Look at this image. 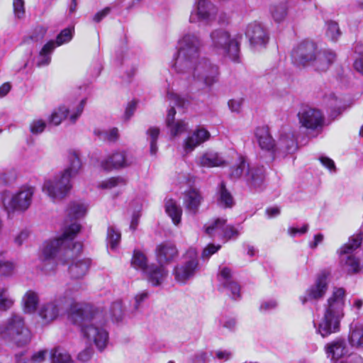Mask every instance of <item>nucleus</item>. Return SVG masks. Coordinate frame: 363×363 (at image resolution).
<instances>
[{
  "label": "nucleus",
  "instance_id": "obj_21",
  "mask_svg": "<svg viewBox=\"0 0 363 363\" xmlns=\"http://www.w3.org/2000/svg\"><path fill=\"white\" fill-rule=\"evenodd\" d=\"M218 276L220 285L223 286L227 294L233 299L239 298L240 297V287L234 281L231 269L227 267H220Z\"/></svg>",
  "mask_w": 363,
  "mask_h": 363
},
{
  "label": "nucleus",
  "instance_id": "obj_38",
  "mask_svg": "<svg viewBox=\"0 0 363 363\" xmlns=\"http://www.w3.org/2000/svg\"><path fill=\"white\" fill-rule=\"evenodd\" d=\"M87 211V206L79 201H73L69 203L67 214L72 218L77 219L83 217Z\"/></svg>",
  "mask_w": 363,
  "mask_h": 363
},
{
  "label": "nucleus",
  "instance_id": "obj_7",
  "mask_svg": "<svg viewBox=\"0 0 363 363\" xmlns=\"http://www.w3.org/2000/svg\"><path fill=\"white\" fill-rule=\"evenodd\" d=\"M34 194L35 187L25 185L14 193L7 190L2 191L1 200L9 213H23L31 206Z\"/></svg>",
  "mask_w": 363,
  "mask_h": 363
},
{
  "label": "nucleus",
  "instance_id": "obj_5",
  "mask_svg": "<svg viewBox=\"0 0 363 363\" xmlns=\"http://www.w3.org/2000/svg\"><path fill=\"white\" fill-rule=\"evenodd\" d=\"M31 333L24 318L13 313L0 325V339L13 342L17 346H24L31 340Z\"/></svg>",
  "mask_w": 363,
  "mask_h": 363
},
{
  "label": "nucleus",
  "instance_id": "obj_25",
  "mask_svg": "<svg viewBox=\"0 0 363 363\" xmlns=\"http://www.w3.org/2000/svg\"><path fill=\"white\" fill-rule=\"evenodd\" d=\"M335 60L336 55L333 51L329 50H321L317 52L311 66L318 72H325Z\"/></svg>",
  "mask_w": 363,
  "mask_h": 363
},
{
  "label": "nucleus",
  "instance_id": "obj_30",
  "mask_svg": "<svg viewBox=\"0 0 363 363\" xmlns=\"http://www.w3.org/2000/svg\"><path fill=\"white\" fill-rule=\"evenodd\" d=\"M67 167L61 172V174L68 177L71 180L72 178L79 174L82 169V162L79 155L76 152H71L67 157Z\"/></svg>",
  "mask_w": 363,
  "mask_h": 363
},
{
  "label": "nucleus",
  "instance_id": "obj_42",
  "mask_svg": "<svg viewBox=\"0 0 363 363\" xmlns=\"http://www.w3.org/2000/svg\"><path fill=\"white\" fill-rule=\"evenodd\" d=\"M52 363H73L70 355L65 350L55 348L52 350Z\"/></svg>",
  "mask_w": 363,
  "mask_h": 363
},
{
  "label": "nucleus",
  "instance_id": "obj_14",
  "mask_svg": "<svg viewBox=\"0 0 363 363\" xmlns=\"http://www.w3.org/2000/svg\"><path fill=\"white\" fill-rule=\"evenodd\" d=\"M317 52V46L313 42L303 41L293 49L292 62L298 67L311 66Z\"/></svg>",
  "mask_w": 363,
  "mask_h": 363
},
{
  "label": "nucleus",
  "instance_id": "obj_35",
  "mask_svg": "<svg viewBox=\"0 0 363 363\" xmlns=\"http://www.w3.org/2000/svg\"><path fill=\"white\" fill-rule=\"evenodd\" d=\"M296 143L293 135H281L276 144V151H282L286 153H292L296 150Z\"/></svg>",
  "mask_w": 363,
  "mask_h": 363
},
{
  "label": "nucleus",
  "instance_id": "obj_40",
  "mask_svg": "<svg viewBox=\"0 0 363 363\" xmlns=\"http://www.w3.org/2000/svg\"><path fill=\"white\" fill-rule=\"evenodd\" d=\"M14 303L13 298L10 295L7 289H0V310L7 311L10 309Z\"/></svg>",
  "mask_w": 363,
  "mask_h": 363
},
{
  "label": "nucleus",
  "instance_id": "obj_28",
  "mask_svg": "<svg viewBox=\"0 0 363 363\" xmlns=\"http://www.w3.org/2000/svg\"><path fill=\"white\" fill-rule=\"evenodd\" d=\"M196 163L203 167H216L225 165L226 162L222 155L215 151H206L197 158Z\"/></svg>",
  "mask_w": 363,
  "mask_h": 363
},
{
  "label": "nucleus",
  "instance_id": "obj_20",
  "mask_svg": "<svg viewBox=\"0 0 363 363\" xmlns=\"http://www.w3.org/2000/svg\"><path fill=\"white\" fill-rule=\"evenodd\" d=\"M299 122L307 129L316 130L322 128L324 117L321 111L316 108H308L298 113Z\"/></svg>",
  "mask_w": 363,
  "mask_h": 363
},
{
  "label": "nucleus",
  "instance_id": "obj_2",
  "mask_svg": "<svg viewBox=\"0 0 363 363\" xmlns=\"http://www.w3.org/2000/svg\"><path fill=\"white\" fill-rule=\"evenodd\" d=\"M80 229V225L76 221L66 224L60 236L44 242L40 255V260L43 263L44 271L52 269L53 267L49 268L48 264L54 265L57 261L68 264L72 259V264L69 267L71 277L81 279L86 274L91 260L74 259V256L82 250V245L80 242H73Z\"/></svg>",
  "mask_w": 363,
  "mask_h": 363
},
{
  "label": "nucleus",
  "instance_id": "obj_19",
  "mask_svg": "<svg viewBox=\"0 0 363 363\" xmlns=\"http://www.w3.org/2000/svg\"><path fill=\"white\" fill-rule=\"evenodd\" d=\"M210 133L203 128H197L190 132L182 142V148L185 154L192 152L197 147L208 140Z\"/></svg>",
  "mask_w": 363,
  "mask_h": 363
},
{
  "label": "nucleus",
  "instance_id": "obj_37",
  "mask_svg": "<svg viewBox=\"0 0 363 363\" xmlns=\"http://www.w3.org/2000/svg\"><path fill=\"white\" fill-rule=\"evenodd\" d=\"M218 204L224 208H231L234 205V200L231 194L226 189L224 183H221L218 189Z\"/></svg>",
  "mask_w": 363,
  "mask_h": 363
},
{
  "label": "nucleus",
  "instance_id": "obj_57",
  "mask_svg": "<svg viewBox=\"0 0 363 363\" xmlns=\"http://www.w3.org/2000/svg\"><path fill=\"white\" fill-rule=\"evenodd\" d=\"M277 306V302L275 300L264 301L261 303L259 310L261 312L267 313L276 308Z\"/></svg>",
  "mask_w": 363,
  "mask_h": 363
},
{
  "label": "nucleus",
  "instance_id": "obj_39",
  "mask_svg": "<svg viewBox=\"0 0 363 363\" xmlns=\"http://www.w3.org/2000/svg\"><path fill=\"white\" fill-rule=\"evenodd\" d=\"M325 35L331 41H336L341 35L337 23L333 21L325 22Z\"/></svg>",
  "mask_w": 363,
  "mask_h": 363
},
{
  "label": "nucleus",
  "instance_id": "obj_22",
  "mask_svg": "<svg viewBox=\"0 0 363 363\" xmlns=\"http://www.w3.org/2000/svg\"><path fill=\"white\" fill-rule=\"evenodd\" d=\"M246 35L253 46H263L268 42V34L263 26L257 23L248 25Z\"/></svg>",
  "mask_w": 363,
  "mask_h": 363
},
{
  "label": "nucleus",
  "instance_id": "obj_34",
  "mask_svg": "<svg viewBox=\"0 0 363 363\" xmlns=\"http://www.w3.org/2000/svg\"><path fill=\"white\" fill-rule=\"evenodd\" d=\"M23 311L26 313H33L35 312L39 303V297L35 291H28L22 298Z\"/></svg>",
  "mask_w": 363,
  "mask_h": 363
},
{
  "label": "nucleus",
  "instance_id": "obj_27",
  "mask_svg": "<svg viewBox=\"0 0 363 363\" xmlns=\"http://www.w3.org/2000/svg\"><path fill=\"white\" fill-rule=\"evenodd\" d=\"M178 255V250L174 244L164 242L156 248V257L160 266L172 262Z\"/></svg>",
  "mask_w": 363,
  "mask_h": 363
},
{
  "label": "nucleus",
  "instance_id": "obj_49",
  "mask_svg": "<svg viewBox=\"0 0 363 363\" xmlns=\"http://www.w3.org/2000/svg\"><path fill=\"white\" fill-rule=\"evenodd\" d=\"M4 252L0 250V272L3 274L8 275L14 269V264L4 258Z\"/></svg>",
  "mask_w": 363,
  "mask_h": 363
},
{
  "label": "nucleus",
  "instance_id": "obj_61",
  "mask_svg": "<svg viewBox=\"0 0 363 363\" xmlns=\"http://www.w3.org/2000/svg\"><path fill=\"white\" fill-rule=\"evenodd\" d=\"M320 162L321 164L326 167L330 172H335L336 167L335 162L333 160L327 157H320Z\"/></svg>",
  "mask_w": 363,
  "mask_h": 363
},
{
  "label": "nucleus",
  "instance_id": "obj_31",
  "mask_svg": "<svg viewBox=\"0 0 363 363\" xmlns=\"http://www.w3.org/2000/svg\"><path fill=\"white\" fill-rule=\"evenodd\" d=\"M164 208L167 214L171 218L173 223L176 225H179L182 215V209L180 205L173 199H167Z\"/></svg>",
  "mask_w": 363,
  "mask_h": 363
},
{
  "label": "nucleus",
  "instance_id": "obj_62",
  "mask_svg": "<svg viewBox=\"0 0 363 363\" xmlns=\"http://www.w3.org/2000/svg\"><path fill=\"white\" fill-rule=\"evenodd\" d=\"M160 134V129L156 127H151L147 130V135H148V139L150 140V143L157 142Z\"/></svg>",
  "mask_w": 363,
  "mask_h": 363
},
{
  "label": "nucleus",
  "instance_id": "obj_48",
  "mask_svg": "<svg viewBox=\"0 0 363 363\" xmlns=\"http://www.w3.org/2000/svg\"><path fill=\"white\" fill-rule=\"evenodd\" d=\"M111 316L116 321H120L123 316V308L122 302L117 301L112 303L110 308Z\"/></svg>",
  "mask_w": 363,
  "mask_h": 363
},
{
  "label": "nucleus",
  "instance_id": "obj_15",
  "mask_svg": "<svg viewBox=\"0 0 363 363\" xmlns=\"http://www.w3.org/2000/svg\"><path fill=\"white\" fill-rule=\"evenodd\" d=\"M329 273L324 271L320 272L314 283L306 291L305 294L300 296L299 300L302 304H306L310 301H319L322 299L328 289Z\"/></svg>",
  "mask_w": 363,
  "mask_h": 363
},
{
  "label": "nucleus",
  "instance_id": "obj_51",
  "mask_svg": "<svg viewBox=\"0 0 363 363\" xmlns=\"http://www.w3.org/2000/svg\"><path fill=\"white\" fill-rule=\"evenodd\" d=\"M167 99L171 105L177 106L179 107L184 108L188 101L182 97L181 96L172 92L169 91L167 94Z\"/></svg>",
  "mask_w": 363,
  "mask_h": 363
},
{
  "label": "nucleus",
  "instance_id": "obj_3",
  "mask_svg": "<svg viewBox=\"0 0 363 363\" xmlns=\"http://www.w3.org/2000/svg\"><path fill=\"white\" fill-rule=\"evenodd\" d=\"M69 320L81 328L86 342L94 345L100 352L108 343V333L104 328L106 316L103 311L81 303L72 304Z\"/></svg>",
  "mask_w": 363,
  "mask_h": 363
},
{
  "label": "nucleus",
  "instance_id": "obj_1",
  "mask_svg": "<svg viewBox=\"0 0 363 363\" xmlns=\"http://www.w3.org/2000/svg\"><path fill=\"white\" fill-rule=\"evenodd\" d=\"M201 46V40L195 33H183L178 39L171 67L190 84L210 87L217 81L218 67L200 56Z\"/></svg>",
  "mask_w": 363,
  "mask_h": 363
},
{
  "label": "nucleus",
  "instance_id": "obj_10",
  "mask_svg": "<svg viewBox=\"0 0 363 363\" xmlns=\"http://www.w3.org/2000/svg\"><path fill=\"white\" fill-rule=\"evenodd\" d=\"M71 180L60 172L53 177L45 179L42 191L54 202L64 199L71 190Z\"/></svg>",
  "mask_w": 363,
  "mask_h": 363
},
{
  "label": "nucleus",
  "instance_id": "obj_26",
  "mask_svg": "<svg viewBox=\"0 0 363 363\" xmlns=\"http://www.w3.org/2000/svg\"><path fill=\"white\" fill-rule=\"evenodd\" d=\"M255 135L260 148L263 150L275 152L276 144L267 126H259L255 129Z\"/></svg>",
  "mask_w": 363,
  "mask_h": 363
},
{
  "label": "nucleus",
  "instance_id": "obj_59",
  "mask_svg": "<svg viewBox=\"0 0 363 363\" xmlns=\"http://www.w3.org/2000/svg\"><path fill=\"white\" fill-rule=\"evenodd\" d=\"M93 354V349L91 347H87L78 354L77 359L81 362H86L91 358Z\"/></svg>",
  "mask_w": 363,
  "mask_h": 363
},
{
  "label": "nucleus",
  "instance_id": "obj_18",
  "mask_svg": "<svg viewBox=\"0 0 363 363\" xmlns=\"http://www.w3.org/2000/svg\"><path fill=\"white\" fill-rule=\"evenodd\" d=\"M133 160L125 151H116L101 161V167L105 171L118 169L130 166Z\"/></svg>",
  "mask_w": 363,
  "mask_h": 363
},
{
  "label": "nucleus",
  "instance_id": "obj_16",
  "mask_svg": "<svg viewBox=\"0 0 363 363\" xmlns=\"http://www.w3.org/2000/svg\"><path fill=\"white\" fill-rule=\"evenodd\" d=\"M216 8L208 0H197L191 11L189 21L191 23L203 21L208 24L216 19Z\"/></svg>",
  "mask_w": 363,
  "mask_h": 363
},
{
  "label": "nucleus",
  "instance_id": "obj_64",
  "mask_svg": "<svg viewBox=\"0 0 363 363\" xmlns=\"http://www.w3.org/2000/svg\"><path fill=\"white\" fill-rule=\"evenodd\" d=\"M208 360V354L206 352L200 351L198 352L194 357L195 363H206Z\"/></svg>",
  "mask_w": 363,
  "mask_h": 363
},
{
  "label": "nucleus",
  "instance_id": "obj_8",
  "mask_svg": "<svg viewBox=\"0 0 363 363\" xmlns=\"http://www.w3.org/2000/svg\"><path fill=\"white\" fill-rule=\"evenodd\" d=\"M362 242V233L353 235L349 238L348 242L337 250L340 267L348 274H356L361 270L360 260L352 253L360 247Z\"/></svg>",
  "mask_w": 363,
  "mask_h": 363
},
{
  "label": "nucleus",
  "instance_id": "obj_58",
  "mask_svg": "<svg viewBox=\"0 0 363 363\" xmlns=\"http://www.w3.org/2000/svg\"><path fill=\"white\" fill-rule=\"evenodd\" d=\"M242 102V99H233L229 100L228 105L232 112L238 113L241 110Z\"/></svg>",
  "mask_w": 363,
  "mask_h": 363
},
{
  "label": "nucleus",
  "instance_id": "obj_17",
  "mask_svg": "<svg viewBox=\"0 0 363 363\" xmlns=\"http://www.w3.org/2000/svg\"><path fill=\"white\" fill-rule=\"evenodd\" d=\"M205 231L211 237L225 240L238 235V230L233 225H227L226 220L223 218H217L208 223L205 228Z\"/></svg>",
  "mask_w": 363,
  "mask_h": 363
},
{
  "label": "nucleus",
  "instance_id": "obj_12",
  "mask_svg": "<svg viewBox=\"0 0 363 363\" xmlns=\"http://www.w3.org/2000/svg\"><path fill=\"white\" fill-rule=\"evenodd\" d=\"M85 104L86 99H82L75 104L59 106L52 111L49 116V123L54 125H59L64 120L67 118L71 123H75L82 115Z\"/></svg>",
  "mask_w": 363,
  "mask_h": 363
},
{
  "label": "nucleus",
  "instance_id": "obj_6",
  "mask_svg": "<svg viewBox=\"0 0 363 363\" xmlns=\"http://www.w3.org/2000/svg\"><path fill=\"white\" fill-rule=\"evenodd\" d=\"M209 45L214 53L238 62L240 55V40L238 36L232 37L228 31L223 28L215 29L210 33Z\"/></svg>",
  "mask_w": 363,
  "mask_h": 363
},
{
  "label": "nucleus",
  "instance_id": "obj_23",
  "mask_svg": "<svg viewBox=\"0 0 363 363\" xmlns=\"http://www.w3.org/2000/svg\"><path fill=\"white\" fill-rule=\"evenodd\" d=\"M324 350L328 358L338 359L345 357L349 351L345 340L342 337H337L328 342Z\"/></svg>",
  "mask_w": 363,
  "mask_h": 363
},
{
  "label": "nucleus",
  "instance_id": "obj_33",
  "mask_svg": "<svg viewBox=\"0 0 363 363\" xmlns=\"http://www.w3.org/2000/svg\"><path fill=\"white\" fill-rule=\"evenodd\" d=\"M202 197L196 189H190L185 193L184 202L186 208L195 213L201 204Z\"/></svg>",
  "mask_w": 363,
  "mask_h": 363
},
{
  "label": "nucleus",
  "instance_id": "obj_41",
  "mask_svg": "<svg viewBox=\"0 0 363 363\" xmlns=\"http://www.w3.org/2000/svg\"><path fill=\"white\" fill-rule=\"evenodd\" d=\"M121 240V233L113 227H109L107 230L108 247L115 250Z\"/></svg>",
  "mask_w": 363,
  "mask_h": 363
},
{
  "label": "nucleus",
  "instance_id": "obj_45",
  "mask_svg": "<svg viewBox=\"0 0 363 363\" xmlns=\"http://www.w3.org/2000/svg\"><path fill=\"white\" fill-rule=\"evenodd\" d=\"M328 105L332 109L331 116H337L340 114L342 110V101L335 94H332L328 97Z\"/></svg>",
  "mask_w": 363,
  "mask_h": 363
},
{
  "label": "nucleus",
  "instance_id": "obj_60",
  "mask_svg": "<svg viewBox=\"0 0 363 363\" xmlns=\"http://www.w3.org/2000/svg\"><path fill=\"white\" fill-rule=\"evenodd\" d=\"M29 232L26 230H21L14 238V243L21 246L28 238Z\"/></svg>",
  "mask_w": 363,
  "mask_h": 363
},
{
  "label": "nucleus",
  "instance_id": "obj_32",
  "mask_svg": "<svg viewBox=\"0 0 363 363\" xmlns=\"http://www.w3.org/2000/svg\"><path fill=\"white\" fill-rule=\"evenodd\" d=\"M247 183L254 189H260L264 179V170L263 167H251L248 169L247 174Z\"/></svg>",
  "mask_w": 363,
  "mask_h": 363
},
{
  "label": "nucleus",
  "instance_id": "obj_55",
  "mask_svg": "<svg viewBox=\"0 0 363 363\" xmlns=\"http://www.w3.org/2000/svg\"><path fill=\"white\" fill-rule=\"evenodd\" d=\"M101 137L109 141H116L118 138V130L116 128L101 132Z\"/></svg>",
  "mask_w": 363,
  "mask_h": 363
},
{
  "label": "nucleus",
  "instance_id": "obj_36",
  "mask_svg": "<svg viewBox=\"0 0 363 363\" xmlns=\"http://www.w3.org/2000/svg\"><path fill=\"white\" fill-rule=\"evenodd\" d=\"M55 48V41L53 40L49 41L42 48L36 62L38 67H44L50 64L51 54Z\"/></svg>",
  "mask_w": 363,
  "mask_h": 363
},
{
  "label": "nucleus",
  "instance_id": "obj_56",
  "mask_svg": "<svg viewBox=\"0 0 363 363\" xmlns=\"http://www.w3.org/2000/svg\"><path fill=\"white\" fill-rule=\"evenodd\" d=\"M47 350H40L35 352L28 361V363H43L45 361Z\"/></svg>",
  "mask_w": 363,
  "mask_h": 363
},
{
  "label": "nucleus",
  "instance_id": "obj_63",
  "mask_svg": "<svg viewBox=\"0 0 363 363\" xmlns=\"http://www.w3.org/2000/svg\"><path fill=\"white\" fill-rule=\"evenodd\" d=\"M340 363H363V358L358 354H352Z\"/></svg>",
  "mask_w": 363,
  "mask_h": 363
},
{
  "label": "nucleus",
  "instance_id": "obj_53",
  "mask_svg": "<svg viewBox=\"0 0 363 363\" xmlns=\"http://www.w3.org/2000/svg\"><path fill=\"white\" fill-rule=\"evenodd\" d=\"M272 15L273 18L277 22L282 21L286 16V10L284 6H276L272 10Z\"/></svg>",
  "mask_w": 363,
  "mask_h": 363
},
{
  "label": "nucleus",
  "instance_id": "obj_13",
  "mask_svg": "<svg viewBox=\"0 0 363 363\" xmlns=\"http://www.w3.org/2000/svg\"><path fill=\"white\" fill-rule=\"evenodd\" d=\"M198 267L197 253L195 249L191 248L186 252L184 262L174 268V275L176 281L185 283L194 276Z\"/></svg>",
  "mask_w": 363,
  "mask_h": 363
},
{
  "label": "nucleus",
  "instance_id": "obj_44",
  "mask_svg": "<svg viewBox=\"0 0 363 363\" xmlns=\"http://www.w3.org/2000/svg\"><path fill=\"white\" fill-rule=\"evenodd\" d=\"M74 28H67L62 30L57 36L55 45L60 46L69 43L73 38Z\"/></svg>",
  "mask_w": 363,
  "mask_h": 363
},
{
  "label": "nucleus",
  "instance_id": "obj_47",
  "mask_svg": "<svg viewBox=\"0 0 363 363\" xmlns=\"http://www.w3.org/2000/svg\"><path fill=\"white\" fill-rule=\"evenodd\" d=\"M46 125L47 123L45 120L42 118H35L30 123V131L33 135L40 134L45 130Z\"/></svg>",
  "mask_w": 363,
  "mask_h": 363
},
{
  "label": "nucleus",
  "instance_id": "obj_54",
  "mask_svg": "<svg viewBox=\"0 0 363 363\" xmlns=\"http://www.w3.org/2000/svg\"><path fill=\"white\" fill-rule=\"evenodd\" d=\"M220 248V245H215L213 244L208 245L203 250L201 257L203 259H208L211 255L215 254Z\"/></svg>",
  "mask_w": 363,
  "mask_h": 363
},
{
  "label": "nucleus",
  "instance_id": "obj_29",
  "mask_svg": "<svg viewBox=\"0 0 363 363\" xmlns=\"http://www.w3.org/2000/svg\"><path fill=\"white\" fill-rule=\"evenodd\" d=\"M347 341L352 348L363 351V323L350 324Z\"/></svg>",
  "mask_w": 363,
  "mask_h": 363
},
{
  "label": "nucleus",
  "instance_id": "obj_4",
  "mask_svg": "<svg viewBox=\"0 0 363 363\" xmlns=\"http://www.w3.org/2000/svg\"><path fill=\"white\" fill-rule=\"evenodd\" d=\"M346 291L342 287H333L323 306V315L313 321L315 333L322 337L340 331V323L345 317Z\"/></svg>",
  "mask_w": 363,
  "mask_h": 363
},
{
  "label": "nucleus",
  "instance_id": "obj_11",
  "mask_svg": "<svg viewBox=\"0 0 363 363\" xmlns=\"http://www.w3.org/2000/svg\"><path fill=\"white\" fill-rule=\"evenodd\" d=\"M77 293H72L71 289H67L62 297H60L57 300L54 301L43 304L39 309L38 314L45 323H50L56 319L59 315V304L69 305L70 310L72 304L77 303ZM69 314L70 311H69Z\"/></svg>",
  "mask_w": 363,
  "mask_h": 363
},
{
  "label": "nucleus",
  "instance_id": "obj_50",
  "mask_svg": "<svg viewBox=\"0 0 363 363\" xmlns=\"http://www.w3.org/2000/svg\"><path fill=\"white\" fill-rule=\"evenodd\" d=\"M247 165L245 163V160L244 157H240L238 164L232 167L230 176L233 179H238L240 178L244 170L245 169Z\"/></svg>",
  "mask_w": 363,
  "mask_h": 363
},
{
  "label": "nucleus",
  "instance_id": "obj_43",
  "mask_svg": "<svg viewBox=\"0 0 363 363\" xmlns=\"http://www.w3.org/2000/svg\"><path fill=\"white\" fill-rule=\"evenodd\" d=\"M126 181L121 177H111L106 180L101 182L99 186L104 189H111L116 186H124Z\"/></svg>",
  "mask_w": 363,
  "mask_h": 363
},
{
  "label": "nucleus",
  "instance_id": "obj_46",
  "mask_svg": "<svg viewBox=\"0 0 363 363\" xmlns=\"http://www.w3.org/2000/svg\"><path fill=\"white\" fill-rule=\"evenodd\" d=\"M354 52L359 55V57L356 59L354 62V69L363 74V43L362 42H357L354 46Z\"/></svg>",
  "mask_w": 363,
  "mask_h": 363
},
{
  "label": "nucleus",
  "instance_id": "obj_24",
  "mask_svg": "<svg viewBox=\"0 0 363 363\" xmlns=\"http://www.w3.org/2000/svg\"><path fill=\"white\" fill-rule=\"evenodd\" d=\"M176 111L174 107L169 109L167 118L166 125L168 128L170 135L172 137H177L187 131L189 128L188 123L184 120L175 119Z\"/></svg>",
  "mask_w": 363,
  "mask_h": 363
},
{
  "label": "nucleus",
  "instance_id": "obj_52",
  "mask_svg": "<svg viewBox=\"0 0 363 363\" xmlns=\"http://www.w3.org/2000/svg\"><path fill=\"white\" fill-rule=\"evenodd\" d=\"M13 13L17 18H23L25 16V6L23 0H13Z\"/></svg>",
  "mask_w": 363,
  "mask_h": 363
},
{
  "label": "nucleus",
  "instance_id": "obj_9",
  "mask_svg": "<svg viewBox=\"0 0 363 363\" xmlns=\"http://www.w3.org/2000/svg\"><path fill=\"white\" fill-rule=\"evenodd\" d=\"M131 265L135 269L143 272L148 282L154 286H160L168 274L164 266L148 265L146 255L140 250H134Z\"/></svg>",
  "mask_w": 363,
  "mask_h": 363
}]
</instances>
